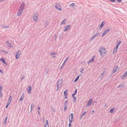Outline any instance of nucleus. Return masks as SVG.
<instances>
[{
	"instance_id": "obj_50",
	"label": "nucleus",
	"mask_w": 127,
	"mask_h": 127,
	"mask_svg": "<svg viewBox=\"0 0 127 127\" xmlns=\"http://www.w3.org/2000/svg\"><path fill=\"white\" fill-rule=\"evenodd\" d=\"M49 125H45L44 127H49Z\"/></svg>"
},
{
	"instance_id": "obj_57",
	"label": "nucleus",
	"mask_w": 127,
	"mask_h": 127,
	"mask_svg": "<svg viewBox=\"0 0 127 127\" xmlns=\"http://www.w3.org/2000/svg\"><path fill=\"white\" fill-rule=\"evenodd\" d=\"M38 113L39 115H40V111H39L38 110Z\"/></svg>"
},
{
	"instance_id": "obj_15",
	"label": "nucleus",
	"mask_w": 127,
	"mask_h": 127,
	"mask_svg": "<svg viewBox=\"0 0 127 127\" xmlns=\"http://www.w3.org/2000/svg\"><path fill=\"white\" fill-rule=\"evenodd\" d=\"M70 27V25H69L67 26L64 28V32L66 31L69 29Z\"/></svg>"
},
{
	"instance_id": "obj_27",
	"label": "nucleus",
	"mask_w": 127,
	"mask_h": 127,
	"mask_svg": "<svg viewBox=\"0 0 127 127\" xmlns=\"http://www.w3.org/2000/svg\"><path fill=\"white\" fill-rule=\"evenodd\" d=\"M79 78V76H78L74 80V82H77Z\"/></svg>"
},
{
	"instance_id": "obj_54",
	"label": "nucleus",
	"mask_w": 127,
	"mask_h": 127,
	"mask_svg": "<svg viewBox=\"0 0 127 127\" xmlns=\"http://www.w3.org/2000/svg\"><path fill=\"white\" fill-rule=\"evenodd\" d=\"M0 72H1L2 73H3V71L1 69H0Z\"/></svg>"
},
{
	"instance_id": "obj_24",
	"label": "nucleus",
	"mask_w": 127,
	"mask_h": 127,
	"mask_svg": "<svg viewBox=\"0 0 127 127\" xmlns=\"http://www.w3.org/2000/svg\"><path fill=\"white\" fill-rule=\"evenodd\" d=\"M119 42L118 43L117 42V43L116 45V48H118L119 46L120 45V44L121 42V41H119Z\"/></svg>"
},
{
	"instance_id": "obj_2",
	"label": "nucleus",
	"mask_w": 127,
	"mask_h": 127,
	"mask_svg": "<svg viewBox=\"0 0 127 127\" xmlns=\"http://www.w3.org/2000/svg\"><path fill=\"white\" fill-rule=\"evenodd\" d=\"M98 52L100 53L101 56L102 57L105 56L106 53V51L105 48L103 46L101 47L99 49Z\"/></svg>"
},
{
	"instance_id": "obj_25",
	"label": "nucleus",
	"mask_w": 127,
	"mask_h": 127,
	"mask_svg": "<svg viewBox=\"0 0 127 127\" xmlns=\"http://www.w3.org/2000/svg\"><path fill=\"white\" fill-rule=\"evenodd\" d=\"M77 89H75V90L74 92V93L72 94V97L74 96V95L76 94L77 93Z\"/></svg>"
},
{
	"instance_id": "obj_16",
	"label": "nucleus",
	"mask_w": 127,
	"mask_h": 127,
	"mask_svg": "<svg viewBox=\"0 0 127 127\" xmlns=\"http://www.w3.org/2000/svg\"><path fill=\"white\" fill-rule=\"evenodd\" d=\"M105 24V23L103 21L102 22L101 24L99 27V29H101Z\"/></svg>"
},
{
	"instance_id": "obj_33",
	"label": "nucleus",
	"mask_w": 127,
	"mask_h": 127,
	"mask_svg": "<svg viewBox=\"0 0 127 127\" xmlns=\"http://www.w3.org/2000/svg\"><path fill=\"white\" fill-rule=\"evenodd\" d=\"M48 21H46V22H45V26H47L48 25Z\"/></svg>"
},
{
	"instance_id": "obj_46",
	"label": "nucleus",
	"mask_w": 127,
	"mask_h": 127,
	"mask_svg": "<svg viewBox=\"0 0 127 127\" xmlns=\"http://www.w3.org/2000/svg\"><path fill=\"white\" fill-rule=\"evenodd\" d=\"M65 64L63 63V64H62V65L61 66H62V67H64V65Z\"/></svg>"
},
{
	"instance_id": "obj_37",
	"label": "nucleus",
	"mask_w": 127,
	"mask_h": 127,
	"mask_svg": "<svg viewBox=\"0 0 127 127\" xmlns=\"http://www.w3.org/2000/svg\"><path fill=\"white\" fill-rule=\"evenodd\" d=\"M12 98V96L11 95H10L9 96V99H8L9 101H10V100L11 101Z\"/></svg>"
},
{
	"instance_id": "obj_20",
	"label": "nucleus",
	"mask_w": 127,
	"mask_h": 127,
	"mask_svg": "<svg viewBox=\"0 0 127 127\" xmlns=\"http://www.w3.org/2000/svg\"><path fill=\"white\" fill-rule=\"evenodd\" d=\"M95 57V56H92V58L89 61V62H88V63H90L91 62H93L94 61V58Z\"/></svg>"
},
{
	"instance_id": "obj_38",
	"label": "nucleus",
	"mask_w": 127,
	"mask_h": 127,
	"mask_svg": "<svg viewBox=\"0 0 127 127\" xmlns=\"http://www.w3.org/2000/svg\"><path fill=\"white\" fill-rule=\"evenodd\" d=\"M99 32H96L95 34L94 35L96 37L98 36L99 34Z\"/></svg>"
},
{
	"instance_id": "obj_40",
	"label": "nucleus",
	"mask_w": 127,
	"mask_h": 127,
	"mask_svg": "<svg viewBox=\"0 0 127 127\" xmlns=\"http://www.w3.org/2000/svg\"><path fill=\"white\" fill-rule=\"evenodd\" d=\"M3 28H7L8 27H9V26H8V25L7 26H5L3 27H2Z\"/></svg>"
},
{
	"instance_id": "obj_29",
	"label": "nucleus",
	"mask_w": 127,
	"mask_h": 127,
	"mask_svg": "<svg viewBox=\"0 0 127 127\" xmlns=\"http://www.w3.org/2000/svg\"><path fill=\"white\" fill-rule=\"evenodd\" d=\"M96 37L95 35H94L91 37L90 40L92 41Z\"/></svg>"
},
{
	"instance_id": "obj_30",
	"label": "nucleus",
	"mask_w": 127,
	"mask_h": 127,
	"mask_svg": "<svg viewBox=\"0 0 127 127\" xmlns=\"http://www.w3.org/2000/svg\"><path fill=\"white\" fill-rule=\"evenodd\" d=\"M7 116L5 118L4 121V124L5 125L7 122Z\"/></svg>"
},
{
	"instance_id": "obj_47",
	"label": "nucleus",
	"mask_w": 127,
	"mask_h": 127,
	"mask_svg": "<svg viewBox=\"0 0 127 127\" xmlns=\"http://www.w3.org/2000/svg\"><path fill=\"white\" fill-rule=\"evenodd\" d=\"M110 1L113 2H115L116 1L115 0H110Z\"/></svg>"
},
{
	"instance_id": "obj_56",
	"label": "nucleus",
	"mask_w": 127,
	"mask_h": 127,
	"mask_svg": "<svg viewBox=\"0 0 127 127\" xmlns=\"http://www.w3.org/2000/svg\"><path fill=\"white\" fill-rule=\"evenodd\" d=\"M53 111L54 112H55V109H53Z\"/></svg>"
},
{
	"instance_id": "obj_41",
	"label": "nucleus",
	"mask_w": 127,
	"mask_h": 127,
	"mask_svg": "<svg viewBox=\"0 0 127 127\" xmlns=\"http://www.w3.org/2000/svg\"><path fill=\"white\" fill-rule=\"evenodd\" d=\"M50 54L51 55H53L55 54V53L53 52H52L50 53Z\"/></svg>"
},
{
	"instance_id": "obj_53",
	"label": "nucleus",
	"mask_w": 127,
	"mask_h": 127,
	"mask_svg": "<svg viewBox=\"0 0 127 127\" xmlns=\"http://www.w3.org/2000/svg\"><path fill=\"white\" fill-rule=\"evenodd\" d=\"M61 33L60 34V35L59 36V39H60L61 38Z\"/></svg>"
},
{
	"instance_id": "obj_19",
	"label": "nucleus",
	"mask_w": 127,
	"mask_h": 127,
	"mask_svg": "<svg viewBox=\"0 0 127 127\" xmlns=\"http://www.w3.org/2000/svg\"><path fill=\"white\" fill-rule=\"evenodd\" d=\"M0 60L3 63L5 64L6 65H7V64L6 63V62L4 58H1L0 59Z\"/></svg>"
},
{
	"instance_id": "obj_11",
	"label": "nucleus",
	"mask_w": 127,
	"mask_h": 127,
	"mask_svg": "<svg viewBox=\"0 0 127 127\" xmlns=\"http://www.w3.org/2000/svg\"><path fill=\"white\" fill-rule=\"evenodd\" d=\"M5 44L9 47H13V46L11 45V44L8 41H6L5 42Z\"/></svg>"
},
{
	"instance_id": "obj_7",
	"label": "nucleus",
	"mask_w": 127,
	"mask_h": 127,
	"mask_svg": "<svg viewBox=\"0 0 127 127\" xmlns=\"http://www.w3.org/2000/svg\"><path fill=\"white\" fill-rule=\"evenodd\" d=\"M111 29V28H110V29H108L106 30H105L104 31L102 35L101 36L102 37L104 35H105L106 34L108 33L110 30Z\"/></svg>"
},
{
	"instance_id": "obj_34",
	"label": "nucleus",
	"mask_w": 127,
	"mask_h": 127,
	"mask_svg": "<svg viewBox=\"0 0 127 127\" xmlns=\"http://www.w3.org/2000/svg\"><path fill=\"white\" fill-rule=\"evenodd\" d=\"M67 106H64V111H66L67 109Z\"/></svg>"
},
{
	"instance_id": "obj_12",
	"label": "nucleus",
	"mask_w": 127,
	"mask_h": 127,
	"mask_svg": "<svg viewBox=\"0 0 127 127\" xmlns=\"http://www.w3.org/2000/svg\"><path fill=\"white\" fill-rule=\"evenodd\" d=\"M32 90V87L30 86H29L28 87V90H27L28 91V93L29 94H31V92Z\"/></svg>"
},
{
	"instance_id": "obj_5",
	"label": "nucleus",
	"mask_w": 127,
	"mask_h": 127,
	"mask_svg": "<svg viewBox=\"0 0 127 127\" xmlns=\"http://www.w3.org/2000/svg\"><path fill=\"white\" fill-rule=\"evenodd\" d=\"M38 15L37 12L35 13L33 16V18L34 21L36 22L37 20Z\"/></svg>"
},
{
	"instance_id": "obj_32",
	"label": "nucleus",
	"mask_w": 127,
	"mask_h": 127,
	"mask_svg": "<svg viewBox=\"0 0 127 127\" xmlns=\"http://www.w3.org/2000/svg\"><path fill=\"white\" fill-rule=\"evenodd\" d=\"M34 106V104L33 103H32L31 105V108H33Z\"/></svg>"
},
{
	"instance_id": "obj_31",
	"label": "nucleus",
	"mask_w": 127,
	"mask_h": 127,
	"mask_svg": "<svg viewBox=\"0 0 127 127\" xmlns=\"http://www.w3.org/2000/svg\"><path fill=\"white\" fill-rule=\"evenodd\" d=\"M11 102V100L10 101H8L7 102V104L6 106V108H7L9 103H10Z\"/></svg>"
},
{
	"instance_id": "obj_48",
	"label": "nucleus",
	"mask_w": 127,
	"mask_h": 127,
	"mask_svg": "<svg viewBox=\"0 0 127 127\" xmlns=\"http://www.w3.org/2000/svg\"><path fill=\"white\" fill-rule=\"evenodd\" d=\"M24 93H23L22 95L21 96V97H23V98H24V95H23V94H24Z\"/></svg>"
},
{
	"instance_id": "obj_18",
	"label": "nucleus",
	"mask_w": 127,
	"mask_h": 127,
	"mask_svg": "<svg viewBox=\"0 0 127 127\" xmlns=\"http://www.w3.org/2000/svg\"><path fill=\"white\" fill-rule=\"evenodd\" d=\"M125 86V84L124 83H122L120 84L119 86H117V88H119L120 87H124Z\"/></svg>"
},
{
	"instance_id": "obj_43",
	"label": "nucleus",
	"mask_w": 127,
	"mask_h": 127,
	"mask_svg": "<svg viewBox=\"0 0 127 127\" xmlns=\"http://www.w3.org/2000/svg\"><path fill=\"white\" fill-rule=\"evenodd\" d=\"M84 70V69H81L80 70V72L81 73H83L82 71H83Z\"/></svg>"
},
{
	"instance_id": "obj_49",
	"label": "nucleus",
	"mask_w": 127,
	"mask_h": 127,
	"mask_svg": "<svg viewBox=\"0 0 127 127\" xmlns=\"http://www.w3.org/2000/svg\"><path fill=\"white\" fill-rule=\"evenodd\" d=\"M24 93H23L22 95L21 96V97H23V98H24V95H23V94H24Z\"/></svg>"
},
{
	"instance_id": "obj_52",
	"label": "nucleus",
	"mask_w": 127,
	"mask_h": 127,
	"mask_svg": "<svg viewBox=\"0 0 127 127\" xmlns=\"http://www.w3.org/2000/svg\"><path fill=\"white\" fill-rule=\"evenodd\" d=\"M69 58L68 57H67L65 59V60L67 61Z\"/></svg>"
},
{
	"instance_id": "obj_63",
	"label": "nucleus",
	"mask_w": 127,
	"mask_h": 127,
	"mask_svg": "<svg viewBox=\"0 0 127 127\" xmlns=\"http://www.w3.org/2000/svg\"><path fill=\"white\" fill-rule=\"evenodd\" d=\"M62 67H62V66L60 67V70L62 69Z\"/></svg>"
},
{
	"instance_id": "obj_13",
	"label": "nucleus",
	"mask_w": 127,
	"mask_h": 127,
	"mask_svg": "<svg viewBox=\"0 0 127 127\" xmlns=\"http://www.w3.org/2000/svg\"><path fill=\"white\" fill-rule=\"evenodd\" d=\"M2 85H0V97H2L3 96V94L1 93L2 90Z\"/></svg>"
},
{
	"instance_id": "obj_23",
	"label": "nucleus",
	"mask_w": 127,
	"mask_h": 127,
	"mask_svg": "<svg viewBox=\"0 0 127 127\" xmlns=\"http://www.w3.org/2000/svg\"><path fill=\"white\" fill-rule=\"evenodd\" d=\"M86 113V111H85L82 114H80V119H81L82 118H83V116Z\"/></svg>"
},
{
	"instance_id": "obj_8",
	"label": "nucleus",
	"mask_w": 127,
	"mask_h": 127,
	"mask_svg": "<svg viewBox=\"0 0 127 127\" xmlns=\"http://www.w3.org/2000/svg\"><path fill=\"white\" fill-rule=\"evenodd\" d=\"M119 67L118 66H116L113 68L112 70V73H114L117 72L119 70Z\"/></svg>"
},
{
	"instance_id": "obj_59",
	"label": "nucleus",
	"mask_w": 127,
	"mask_h": 127,
	"mask_svg": "<svg viewBox=\"0 0 127 127\" xmlns=\"http://www.w3.org/2000/svg\"><path fill=\"white\" fill-rule=\"evenodd\" d=\"M40 109V107H38V110H39Z\"/></svg>"
},
{
	"instance_id": "obj_17",
	"label": "nucleus",
	"mask_w": 127,
	"mask_h": 127,
	"mask_svg": "<svg viewBox=\"0 0 127 127\" xmlns=\"http://www.w3.org/2000/svg\"><path fill=\"white\" fill-rule=\"evenodd\" d=\"M66 19L64 18V20H63L61 22L60 25H65L66 23Z\"/></svg>"
},
{
	"instance_id": "obj_39",
	"label": "nucleus",
	"mask_w": 127,
	"mask_h": 127,
	"mask_svg": "<svg viewBox=\"0 0 127 127\" xmlns=\"http://www.w3.org/2000/svg\"><path fill=\"white\" fill-rule=\"evenodd\" d=\"M45 125H48V120H46V122H45Z\"/></svg>"
},
{
	"instance_id": "obj_9",
	"label": "nucleus",
	"mask_w": 127,
	"mask_h": 127,
	"mask_svg": "<svg viewBox=\"0 0 127 127\" xmlns=\"http://www.w3.org/2000/svg\"><path fill=\"white\" fill-rule=\"evenodd\" d=\"M58 6H60V3H56V5L55 6V8L61 11L62 10V8L61 7H60V8H59Z\"/></svg>"
},
{
	"instance_id": "obj_61",
	"label": "nucleus",
	"mask_w": 127,
	"mask_h": 127,
	"mask_svg": "<svg viewBox=\"0 0 127 127\" xmlns=\"http://www.w3.org/2000/svg\"><path fill=\"white\" fill-rule=\"evenodd\" d=\"M48 71H46V74H48Z\"/></svg>"
},
{
	"instance_id": "obj_28",
	"label": "nucleus",
	"mask_w": 127,
	"mask_h": 127,
	"mask_svg": "<svg viewBox=\"0 0 127 127\" xmlns=\"http://www.w3.org/2000/svg\"><path fill=\"white\" fill-rule=\"evenodd\" d=\"M72 97H73L74 99V100L73 101V102L74 103H75L76 101V100L77 99L76 97L74 96H72Z\"/></svg>"
},
{
	"instance_id": "obj_10",
	"label": "nucleus",
	"mask_w": 127,
	"mask_h": 127,
	"mask_svg": "<svg viewBox=\"0 0 127 127\" xmlns=\"http://www.w3.org/2000/svg\"><path fill=\"white\" fill-rule=\"evenodd\" d=\"M92 99L91 98L87 102V103L86 105V106L88 107L90 105L92 104Z\"/></svg>"
},
{
	"instance_id": "obj_55",
	"label": "nucleus",
	"mask_w": 127,
	"mask_h": 127,
	"mask_svg": "<svg viewBox=\"0 0 127 127\" xmlns=\"http://www.w3.org/2000/svg\"><path fill=\"white\" fill-rule=\"evenodd\" d=\"M55 39H57V34H55Z\"/></svg>"
},
{
	"instance_id": "obj_58",
	"label": "nucleus",
	"mask_w": 127,
	"mask_h": 127,
	"mask_svg": "<svg viewBox=\"0 0 127 127\" xmlns=\"http://www.w3.org/2000/svg\"><path fill=\"white\" fill-rule=\"evenodd\" d=\"M68 90L67 89H66V90L64 92H65V93H66V92H67V91Z\"/></svg>"
},
{
	"instance_id": "obj_1",
	"label": "nucleus",
	"mask_w": 127,
	"mask_h": 127,
	"mask_svg": "<svg viewBox=\"0 0 127 127\" xmlns=\"http://www.w3.org/2000/svg\"><path fill=\"white\" fill-rule=\"evenodd\" d=\"M25 5V4L24 2H23L21 3L17 13V16H19L21 15L24 8Z\"/></svg>"
},
{
	"instance_id": "obj_21",
	"label": "nucleus",
	"mask_w": 127,
	"mask_h": 127,
	"mask_svg": "<svg viewBox=\"0 0 127 127\" xmlns=\"http://www.w3.org/2000/svg\"><path fill=\"white\" fill-rule=\"evenodd\" d=\"M115 109V108H111L109 111V112L110 113H113Z\"/></svg>"
},
{
	"instance_id": "obj_64",
	"label": "nucleus",
	"mask_w": 127,
	"mask_h": 127,
	"mask_svg": "<svg viewBox=\"0 0 127 127\" xmlns=\"http://www.w3.org/2000/svg\"><path fill=\"white\" fill-rule=\"evenodd\" d=\"M5 52V53H8V52H7L5 51V52Z\"/></svg>"
},
{
	"instance_id": "obj_45",
	"label": "nucleus",
	"mask_w": 127,
	"mask_h": 127,
	"mask_svg": "<svg viewBox=\"0 0 127 127\" xmlns=\"http://www.w3.org/2000/svg\"><path fill=\"white\" fill-rule=\"evenodd\" d=\"M25 78V76L24 75H23L22 76V77L21 78V80H22L23 79H24Z\"/></svg>"
},
{
	"instance_id": "obj_3",
	"label": "nucleus",
	"mask_w": 127,
	"mask_h": 127,
	"mask_svg": "<svg viewBox=\"0 0 127 127\" xmlns=\"http://www.w3.org/2000/svg\"><path fill=\"white\" fill-rule=\"evenodd\" d=\"M73 113H71L70 114L69 116V121L70 122V123H69L68 127H71V123L73 122Z\"/></svg>"
},
{
	"instance_id": "obj_42",
	"label": "nucleus",
	"mask_w": 127,
	"mask_h": 127,
	"mask_svg": "<svg viewBox=\"0 0 127 127\" xmlns=\"http://www.w3.org/2000/svg\"><path fill=\"white\" fill-rule=\"evenodd\" d=\"M23 98L22 97H20V99L19 100V101H22L23 100Z\"/></svg>"
},
{
	"instance_id": "obj_35",
	"label": "nucleus",
	"mask_w": 127,
	"mask_h": 127,
	"mask_svg": "<svg viewBox=\"0 0 127 127\" xmlns=\"http://www.w3.org/2000/svg\"><path fill=\"white\" fill-rule=\"evenodd\" d=\"M67 100H66L64 102V106H67Z\"/></svg>"
},
{
	"instance_id": "obj_62",
	"label": "nucleus",
	"mask_w": 127,
	"mask_h": 127,
	"mask_svg": "<svg viewBox=\"0 0 127 127\" xmlns=\"http://www.w3.org/2000/svg\"><path fill=\"white\" fill-rule=\"evenodd\" d=\"M33 109V108H31V110L30 112H31L32 111V110Z\"/></svg>"
},
{
	"instance_id": "obj_4",
	"label": "nucleus",
	"mask_w": 127,
	"mask_h": 127,
	"mask_svg": "<svg viewBox=\"0 0 127 127\" xmlns=\"http://www.w3.org/2000/svg\"><path fill=\"white\" fill-rule=\"evenodd\" d=\"M63 79L59 80L57 85V91H58V89L60 88L62 83Z\"/></svg>"
},
{
	"instance_id": "obj_60",
	"label": "nucleus",
	"mask_w": 127,
	"mask_h": 127,
	"mask_svg": "<svg viewBox=\"0 0 127 127\" xmlns=\"http://www.w3.org/2000/svg\"><path fill=\"white\" fill-rule=\"evenodd\" d=\"M66 60H65V61H64V63H64V64H65V63H66Z\"/></svg>"
},
{
	"instance_id": "obj_44",
	"label": "nucleus",
	"mask_w": 127,
	"mask_h": 127,
	"mask_svg": "<svg viewBox=\"0 0 127 127\" xmlns=\"http://www.w3.org/2000/svg\"><path fill=\"white\" fill-rule=\"evenodd\" d=\"M105 74L104 72H103L101 74V75L102 76L101 77V78L103 77V76L104 75V74Z\"/></svg>"
},
{
	"instance_id": "obj_26",
	"label": "nucleus",
	"mask_w": 127,
	"mask_h": 127,
	"mask_svg": "<svg viewBox=\"0 0 127 127\" xmlns=\"http://www.w3.org/2000/svg\"><path fill=\"white\" fill-rule=\"evenodd\" d=\"M64 98L66 99L67 98V93H65V92H64Z\"/></svg>"
},
{
	"instance_id": "obj_6",
	"label": "nucleus",
	"mask_w": 127,
	"mask_h": 127,
	"mask_svg": "<svg viewBox=\"0 0 127 127\" xmlns=\"http://www.w3.org/2000/svg\"><path fill=\"white\" fill-rule=\"evenodd\" d=\"M20 50L17 51L15 53L16 59H17L20 56V53H19Z\"/></svg>"
},
{
	"instance_id": "obj_51",
	"label": "nucleus",
	"mask_w": 127,
	"mask_h": 127,
	"mask_svg": "<svg viewBox=\"0 0 127 127\" xmlns=\"http://www.w3.org/2000/svg\"><path fill=\"white\" fill-rule=\"evenodd\" d=\"M5 0H0V2H2L5 1Z\"/></svg>"
},
{
	"instance_id": "obj_22",
	"label": "nucleus",
	"mask_w": 127,
	"mask_h": 127,
	"mask_svg": "<svg viewBox=\"0 0 127 127\" xmlns=\"http://www.w3.org/2000/svg\"><path fill=\"white\" fill-rule=\"evenodd\" d=\"M118 48H116V46L115 48H114V50L113 51V54H115V52H116V51H117V50L118 49Z\"/></svg>"
},
{
	"instance_id": "obj_36",
	"label": "nucleus",
	"mask_w": 127,
	"mask_h": 127,
	"mask_svg": "<svg viewBox=\"0 0 127 127\" xmlns=\"http://www.w3.org/2000/svg\"><path fill=\"white\" fill-rule=\"evenodd\" d=\"M75 5V3H72L70 5V6L71 7H73Z\"/></svg>"
},
{
	"instance_id": "obj_14",
	"label": "nucleus",
	"mask_w": 127,
	"mask_h": 127,
	"mask_svg": "<svg viewBox=\"0 0 127 127\" xmlns=\"http://www.w3.org/2000/svg\"><path fill=\"white\" fill-rule=\"evenodd\" d=\"M127 76V70L122 76L121 78L122 79L125 78Z\"/></svg>"
}]
</instances>
